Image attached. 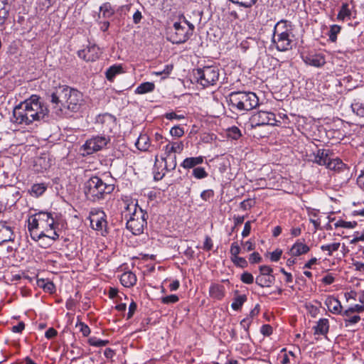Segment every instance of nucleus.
I'll return each mask as SVG.
<instances>
[{
	"label": "nucleus",
	"instance_id": "obj_1",
	"mask_svg": "<svg viewBox=\"0 0 364 364\" xmlns=\"http://www.w3.org/2000/svg\"><path fill=\"white\" fill-rule=\"evenodd\" d=\"M83 102L80 92L65 85L56 87L50 95L51 109L58 117H68L78 112Z\"/></svg>",
	"mask_w": 364,
	"mask_h": 364
},
{
	"label": "nucleus",
	"instance_id": "obj_2",
	"mask_svg": "<svg viewBox=\"0 0 364 364\" xmlns=\"http://www.w3.org/2000/svg\"><path fill=\"white\" fill-rule=\"evenodd\" d=\"M48 115L47 107L40 101L37 95H32L14 107L13 122L18 125L28 126L43 120Z\"/></svg>",
	"mask_w": 364,
	"mask_h": 364
},
{
	"label": "nucleus",
	"instance_id": "obj_3",
	"mask_svg": "<svg viewBox=\"0 0 364 364\" xmlns=\"http://www.w3.org/2000/svg\"><path fill=\"white\" fill-rule=\"evenodd\" d=\"M27 222L31 238H39V235H44L43 232H48L51 230V225L56 223L52 213L43 211L29 216Z\"/></svg>",
	"mask_w": 364,
	"mask_h": 364
},
{
	"label": "nucleus",
	"instance_id": "obj_4",
	"mask_svg": "<svg viewBox=\"0 0 364 364\" xmlns=\"http://www.w3.org/2000/svg\"><path fill=\"white\" fill-rule=\"evenodd\" d=\"M127 219V228L135 235L143 233L146 225V213L136 203L127 204L123 213Z\"/></svg>",
	"mask_w": 364,
	"mask_h": 364
},
{
	"label": "nucleus",
	"instance_id": "obj_5",
	"mask_svg": "<svg viewBox=\"0 0 364 364\" xmlns=\"http://www.w3.org/2000/svg\"><path fill=\"white\" fill-rule=\"evenodd\" d=\"M293 35L290 25L287 21H279L274 28L273 36L272 38V46L281 52L291 50L293 43Z\"/></svg>",
	"mask_w": 364,
	"mask_h": 364
},
{
	"label": "nucleus",
	"instance_id": "obj_6",
	"mask_svg": "<svg viewBox=\"0 0 364 364\" xmlns=\"http://www.w3.org/2000/svg\"><path fill=\"white\" fill-rule=\"evenodd\" d=\"M195 26L183 15L179 16V21L175 22L168 28V40L173 43H183L193 35Z\"/></svg>",
	"mask_w": 364,
	"mask_h": 364
},
{
	"label": "nucleus",
	"instance_id": "obj_7",
	"mask_svg": "<svg viewBox=\"0 0 364 364\" xmlns=\"http://www.w3.org/2000/svg\"><path fill=\"white\" fill-rule=\"evenodd\" d=\"M229 103L239 111H250L259 104V99L252 92H232L229 95Z\"/></svg>",
	"mask_w": 364,
	"mask_h": 364
},
{
	"label": "nucleus",
	"instance_id": "obj_8",
	"mask_svg": "<svg viewBox=\"0 0 364 364\" xmlns=\"http://www.w3.org/2000/svg\"><path fill=\"white\" fill-rule=\"evenodd\" d=\"M114 190L112 185L105 183L100 178L93 176L86 183L85 194L92 200H99L105 194H109Z\"/></svg>",
	"mask_w": 364,
	"mask_h": 364
},
{
	"label": "nucleus",
	"instance_id": "obj_9",
	"mask_svg": "<svg viewBox=\"0 0 364 364\" xmlns=\"http://www.w3.org/2000/svg\"><path fill=\"white\" fill-rule=\"evenodd\" d=\"M198 82L203 87L213 85L218 80L219 70L214 66L198 68L194 73Z\"/></svg>",
	"mask_w": 364,
	"mask_h": 364
},
{
	"label": "nucleus",
	"instance_id": "obj_10",
	"mask_svg": "<svg viewBox=\"0 0 364 364\" xmlns=\"http://www.w3.org/2000/svg\"><path fill=\"white\" fill-rule=\"evenodd\" d=\"M252 125L255 127L262 125H274L277 120L273 112L259 111L251 118Z\"/></svg>",
	"mask_w": 364,
	"mask_h": 364
},
{
	"label": "nucleus",
	"instance_id": "obj_11",
	"mask_svg": "<svg viewBox=\"0 0 364 364\" xmlns=\"http://www.w3.org/2000/svg\"><path fill=\"white\" fill-rule=\"evenodd\" d=\"M109 141V137L96 136L87 140L83 146L87 151V154H90L105 148Z\"/></svg>",
	"mask_w": 364,
	"mask_h": 364
},
{
	"label": "nucleus",
	"instance_id": "obj_12",
	"mask_svg": "<svg viewBox=\"0 0 364 364\" xmlns=\"http://www.w3.org/2000/svg\"><path fill=\"white\" fill-rule=\"evenodd\" d=\"M97 123L101 125L104 132H111L116 127V118L108 113L100 114L97 118Z\"/></svg>",
	"mask_w": 364,
	"mask_h": 364
},
{
	"label": "nucleus",
	"instance_id": "obj_13",
	"mask_svg": "<svg viewBox=\"0 0 364 364\" xmlns=\"http://www.w3.org/2000/svg\"><path fill=\"white\" fill-rule=\"evenodd\" d=\"M100 53V48L95 45L87 46L77 52L78 56L86 61H95L99 58Z\"/></svg>",
	"mask_w": 364,
	"mask_h": 364
},
{
	"label": "nucleus",
	"instance_id": "obj_14",
	"mask_svg": "<svg viewBox=\"0 0 364 364\" xmlns=\"http://www.w3.org/2000/svg\"><path fill=\"white\" fill-rule=\"evenodd\" d=\"M90 225L96 230H103L107 226V221L105 220V214L103 211H96L92 213L90 217Z\"/></svg>",
	"mask_w": 364,
	"mask_h": 364
},
{
	"label": "nucleus",
	"instance_id": "obj_15",
	"mask_svg": "<svg viewBox=\"0 0 364 364\" xmlns=\"http://www.w3.org/2000/svg\"><path fill=\"white\" fill-rule=\"evenodd\" d=\"M302 59L306 65L314 67H321L326 63L323 56L321 54H308L303 55Z\"/></svg>",
	"mask_w": 364,
	"mask_h": 364
},
{
	"label": "nucleus",
	"instance_id": "obj_16",
	"mask_svg": "<svg viewBox=\"0 0 364 364\" xmlns=\"http://www.w3.org/2000/svg\"><path fill=\"white\" fill-rule=\"evenodd\" d=\"M328 310L333 314H340L342 311V305L338 299L329 296L325 301Z\"/></svg>",
	"mask_w": 364,
	"mask_h": 364
},
{
	"label": "nucleus",
	"instance_id": "obj_17",
	"mask_svg": "<svg viewBox=\"0 0 364 364\" xmlns=\"http://www.w3.org/2000/svg\"><path fill=\"white\" fill-rule=\"evenodd\" d=\"M183 147L184 145L182 141L169 142L164 146L166 157H162V160L166 161V157L169 156L172 153H181Z\"/></svg>",
	"mask_w": 364,
	"mask_h": 364
},
{
	"label": "nucleus",
	"instance_id": "obj_18",
	"mask_svg": "<svg viewBox=\"0 0 364 364\" xmlns=\"http://www.w3.org/2000/svg\"><path fill=\"white\" fill-rule=\"evenodd\" d=\"M328 152V150L318 149L316 153L314 154V162L320 166H326L330 158Z\"/></svg>",
	"mask_w": 364,
	"mask_h": 364
},
{
	"label": "nucleus",
	"instance_id": "obj_19",
	"mask_svg": "<svg viewBox=\"0 0 364 364\" xmlns=\"http://www.w3.org/2000/svg\"><path fill=\"white\" fill-rule=\"evenodd\" d=\"M120 282L124 287H132L136 282V277L132 272H126L121 275Z\"/></svg>",
	"mask_w": 364,
	"mask_h": 364
},
{
	"label": "nucleus",
	"instance_id": "obj_20",
	"mask_svg": "<svg viewBox=\"0 0 364 364\" xmlns=\"http://www.w3.org/2000/svg\"><path fill=\"white\" fill-rule=\"evenodd\" d=\"M310 250L309 246L302 242H296L290 249V255L293 257H298L307 253Z\"/></svg>",
	"mask_w": 364,
	"mask_h": 364
},
{
	"label": "nucleus",
	"instance_id": "obj_21",
	"mask_svg": "<svg viewBox=\"0 0 364 364\" xmlns=\"http://www.w3.org/2000/svg\"><path fill=\"white\" fill-rule=\"evenodd\" d=\"M209 294L212 298L220 300L225 296V288L223 285L213 284L210 287Z\"/></svg>",
	"mask_w": 364,
	"mask_h": 364
},
{
	"label": "nucleus",
	"instance_id": "obj_22",
	"mask_svg": "<svg viewBox=\"0 0 364 364\" xmlns=\"http://www.w3.org/2000/svg\"><path fill=\"white\" fill-rule=\"evenodd\" d=\"M314 329L315 334L326 335L329 329L328 320L327 318L319 319Z\"/></svg>",
	"mask_w": 364,
	"mask_h": 364
},
{
	"label": "nucleus",
	"instance_id": "obj_23",
	"mask_svg": "<svg viewBox=\"0 0 364 364\" xmlns=\"http://www.w3.org/2000/svg\"><path fill=\"white\" fill-rule=\"evenodd\" d=\"M135 145L136 148L142 151H146L150 146V141L149 136L146 134H141L138 137Z\"/></svg>",
	"mask_w": 364,
	"mask_h": 364
},
{
	"label": "nucleus",
	"instance_id": "obj_24",
	"mask_svg": "<svg viewBox=\"0 0 364 364\" xmlns=\"http://www.w3.org/2000/svg\"><path fill=\"white\" fill-rule=\"evenodd\" d=\"M203 162V156H197V157H188L183 160L181 164V166L184 168H191L194 166L201 164Z\"/></svg>",
	"mask_w": 364,
	"mask_h": 364
},
{
	"label": "nucleus",
	"instance_id": "obj_25",
	"mask_svg": "<svg viewBox=\"0 0 364 364\" xmlns=\"http://www.w3.org/2000/svg\"><path fill=\"white\" fill-rule=\"evenodd\" d=\"M274 280L275 277L274 275L264 276L259 274L256 277L255 282L262 287H268L274 283Z\"/></svg>",
	"mask_w": 364,
	"mask_h": 364
},
{
	"label": "nucleus",
	"instance_id": "obj_26",
	"mask_svg": "<svg viewBox=\"0 0 364 364\" xmlns=\"http://www.w3.org/2000/svg\"><path fill=\"white\" fill-rule=\"evenodd\" d=\"M326 166L330 170L340 171L344 166V164L338 158H329V161H328L327 164H326Z\"/></svg>",
	"mask_w": 364,
	"mask_h": 364
},
{
	"label": "nucleus",
	"instance_id": "obj_27",
	"mask_svg": "<svg viewBox=\"0 0 364 364\" xmlns=\"http://www.w3.org/2000/svg\"><path fill=\"white\" fill-rule=\"evenodd\" d=\"M351 14V9L349 8V4L348 3H343L338 14L337 18L340 21H343L346 18H350Z\"/></svg>",
	"mask_w": 364,
	"mask_h": 364
},
{
	"label": "nucleus",
	"instance_id": "obj_28",
	"mask_svg": "<svg viewBox=\"0 0 364 364\" xmlns=\"http://www.w3.org/2000/svg\"><path fill=\"white\" fill-rule=\"evenodd\" d=\"M122 73V67L121 65H114L111 66L105 73L106 77L109 81H112L114 77Z\"/></svg>",
	"mask_w": 364,
	"mask_h": 364
},
{
	"label": "nucleus",
	"instance_id": "obj_29",
	"mask_svg": "<svg viewBox=\"0 0 364 364\" xmlns=\"http://www.w3.org/2000/svg\"><path fill=\"white\" fill-rule=\"evenodd\" d=\"M154 87L155 85L153 82H146L139 85L136 87L135 92L139 95L145 94L152 92L154 90Z\"/></svg>",
	"mask_w": 364,
	"mask_h": 364
},
{
	"label": "nucleus",
	"instance_id": "obj_30",
	"mask_svg": "<svg viewBox=\"0 0 364 364\" xmlns=\"http://www.w3.org/2000/svg\"><path fill=\"white\" fill-rule=\"evenodd\" d=\"M100 11L103 18H110L114 14V11L109 2L104 3L100 7Z\"/></svg>",
	"mask_w": 364,
	"mask_h": 364
},
{
	"label": "nucleus",
	"instance_id": "obj_31",
	"mask_svg": "<svg viewBox=\"0 0 364 364\" xmlns=\"http://www.w3.org/2000/svg\"><path fill=\"white\" fill-rule=\"evenodd\" d=\"M47 186L44 183H36L31 186V195L38 197L41 196L46 190Z\"/></svg>",
	"mask_w": 364,
	"mask_h": 364
},
{
	"label": "nucleus",
	"instance_id": "obj_32",
	"mask_svg": "<svg viewBox=\"0 0 364 364\" xmlns=\"http://www.w3.org/2000/svg\"><path fill=\"white\" fill-rule=\"evenodd\" d=\"M58 226V224L56 223L55 225H51L50 230H48V232H43L45 235H41V237H47L48 238L51 239V240H58L59 238V235L56 231V229Z\"/></svg>",
	"mask_w": 364,
	"mask_h": 364
},
{
	"label": "nucleus",
	"instance_id": "obj_33",
	"mask_svg": "<svg viewBox=\"0 0 364 364\" xmlns=\"http://www.w3.org/2000/svg\"><path fill=\"white\" fill-rule=\"evenodd\" d=\"M247 296L245 295H239L235 298L233 302L231 304L232 308L234 310H239L243 304L246 301Z\"/></svg>",
	"mask_w": 364,
	"mask_h": 364
},
{
	"label": "nucleus",
	"instance_id": "obj_34",
	"mask_svg": "<svg viewBox=\"0 0 364 364\" xmlns=\"http://www.w3.org/2000/svg\"><path fill=\"white\" fill-rule=\"evenodd\" d=\"M340 246V242H334L332 244L322 245L321 249L323 251H328V255L331 256L333 252H336L339 249Z\"/></svg>",
	"mask_w": 364,
	"mask_h": 364
},
{
	"label": "nucleus",
	"instance_id": "obj_35",
	"mask_svg": "<svg viewBox=\"0 0 364 364\" xmlns=\"http://www.w3.org/2000/svg\"><path fill=\"white\" fill-rule=\"evenodd\" d=\"M33 240L38 242L39 246L43 248H47L52 245L55 240H51V239L47 237H39V238H32Z\"/></svg>",
	"mask_w": 364,
	"mask_h": 364
},
{
	"label": "nucleus",
	"instance_id": "obj_36",
	"mask_svg": "<svg viewBox=\"0 0 364 364\" xmlns=\"http://www.w3.org/2000/svg\"><path fill=\"white\" fill-rule=\"evenodd\" d=\"M341 27L338 25H332L329 31V40L332 42H336L337 39V34L340 33Z\"/></svg>",
	"mask_w": 364,
	"mask_h": 364
},
{
	"label": "nucleus",
	"instance_id": "obj_37",
	"mask_svg": "<svg viewBox=\"0 0 364 364\" xmlns=\"http://www.w3.org/2000/svg\"><path fill=\"white\" fill-rule=\"evenodd\" d=\"M39 286L42 287L43 289L49 293H52L55 290V285L53 282L45 281L44 279L38 282Z\"/></svg>",
	"mask_w": 364,
	"mask_h": 364
},
{
	"label": "nucleus",
	"instance_id": "obj_38",
	"mask_svg": "<svg viewBox=\"0 0 364 364\" xmlns=\"http://www.w3.org/2000/svg\"><path fill=\"white\" fill-rule=\"evenodd\" d=\"M351 108L353 112L358 116L361 117H364V104L360 102H354L351 105Z\"/></svg>",
	"mask_w": 364,
	"mask_h": 364
},
{
	"label": "nucleus",
	"instance_id": "obj_39",
	"mask_svg": "<svg viewBox=\"0 0 364 364\" xmlns=\"http://www.w3.org/2000/svg\"><path fill=\"white\" fill-rule=\"evenodd\" d=\"M88 343L90 346L101 347L105 346L109 343V341L107 340H101L95 337H92L88 339Z\"/></svg>",
	"mask_w": 364,
	"mask_h": 364
},
{
	"label": "nucleus",
	"instance_id": "obj_40",
	"mask_svg": "<svg viewBox=\"0 0 364 364\" xmlns=\"http://www.w3.org/2000/svg\"><path fill=\"white\" fill-rule=\"evenodd\" d=\"M228 136L232 139H237L241 136L240 130L237 127H232L228 129Z\"/></svg>",
	"mask_w": 364,
	"mask_h": 364
},
{
	"label": "nucleus",
	"instance_id": "obj_41",
	"mask_svg": "<svg viewBox=\"0 0 364 364\" xmlns=\"http://www.w3.org/2000/svg\"><path fill=\"white\" fill-rule=\"evenodd\" d=\"M161 302L164 304H175L178 301L179 298L176 294H171L164 296L161 299Z\"/></svg>",
	"mask_w": 364,
	"mask_h": 364
},
{
	"label": "nucleus",
	"instance_id": "obj_42",
	"mask_svg": "<svg viewBox=\"0 0 364 364\" xmlns=\"http://www.w3.org/2000/svg\"><path fill=\"white\" fill-rule=\"evenodd\" d=\"M193 175L198 179L204 178L208 176L207 172L205 171L204 168L198 167L195 168L193 170Z\"/></svg>",
	"mask_w": 364,
	"mask_h": 364
},
{
	"label": "nucleus",
	"instance_id": "obj_43",
	"mask_svg": "<svg viewBox=\"0 0 364 364\" xmlns=\"http://www.w3.org/2000/svg\"><path fill=\"white\" fill-rule=\"evenodd\" d=\"M344 319L345 326L348 327L349 325L355 324L360 321V316L358 315H350V316H346Z\"/></svg>",
	"mask_w": 364,
	"mask_h": 364
},
{
	"label": "nucleus",
	"instance_id": "obj_44",
	"mask_svg": "<svg viewBox=\"0 0 364 364\" xmlns=\"http://www.w3.org/2000/svg\"><path fill=\"white\" fill-rule=\"evenodd\" d=\"M76 327H80V331L85 337L88 336L90 333V329L89 326L82 321H78L76 323Z\"/></svg>",
	"mask_w": 364,
	"mask_h": 364
},
{
	"label": "nucleus",
	"instance_id": "obj_45",
	"mask_svg": "<svg viewBox=\"0 0 364 364\" xmlns=\"http://www.w3.org/2000/svg\"><path fill=\"white\" fill-rule=\"evenodd\" d=\"M355 222H347L342 220L337 221L335 224L336 227H341L344 228H353L356 225Z\"/></svg>",
	"mask_w": 364,
	"mask_h": 364
},
{
	"label": "nucleus",
	"instance_id": "obj_46",
	"mask_svg": "<svg viewBox=\"0 0 364 364\" xmlns=\"http://www.w3.org/2000/svg\"><path fill=\"white\" fill-rule=\"evenodd\" d=\"M170 134L173 136L181 137L184 134V131L179 126H175L171 129Z\"/></svg>",
	"mask_w": 364,
	"mask_h": 364
},
{
	"label": "nucleus",
	"instance_id": "obj_47",
	"mask_svg": "<svg viewBox=\"0 0 364 364\" xmlns=\"http://www.w3.org/2000/svg\"><path fill=\"white\" fill-rule=\"evenodd\" d=\"M241 280L245 284H252L254 282V277L252 274L245 272L241 275Z\"/></svg>",
	"mask_w": 364,
	"mask_h": 364
},
{
	"label": "nucleus",
	"instance_id": "obj_48",
	"mask_svg": "<svg viewBox=\"0 0 364 364\" xmlns=\"http://www.w3.org/2000/svg\"><path fill=\"white\" fill-rule=\"evenodd\" d=\"M231 257H237L240 252V247L237 242H235L231 244L230 250Z\"/></svg>",
	"mask_w": 364,
	"mask_h": 364
},
{
	"label": "nucleus",
	"instance_id": "obj_49",
	"mask_svg": "<svg viewBox=\"0 0 364 364\" xmlns=\"http://www.w3.org/2000/svg\"><path fill=\"white\" fill-rule=\"evenodd\" d=\"M232 261L237 266H240L241 267H245L247 265V262L246 259L243 257H231Z\"/></svg>",
	"mask_w": 364,
	"mask_h": 364
},
{
	"label": "nucleus",
	"instance_id": "obj_50",
	"mask_svg": "<svg viewBox=\"0 0 364 364\" xmlns=\"http://www.w3.org/2000/svg\"><path fill=\"white\" fill-rule=\"evenodd\" d=\"M255 205V201L252 199H247L244 200L240 203V208L243 210H248L251 208Z\"/></svg>",
	"mask_w": 364,
	"mask_h": 364
},
{
	"label": "nucleus",
	"instance_id": "obj_51",
	"mask_svg": "<svg viewBox=\"0 0 364 364\" xmlns=\"http://www.w3.org/2000/svg\"><path fill=\"white\" fill-rule=\"evenodd\" d=\"M272 269L269 266L262 265L259 267V272L261 275L269 276L272 275Z\"/></svg>",
	"mask_w": 364,
	"mask_h": 364
},
{
	"label": "nucleus",
	"instance_id": "obj_52",
	"mask_svg": "<svg viewBox=\"0 0 364 364\" xmlns=\"http://www.w3.org/2000/svg\"><path fill=\"white\" fill-rule=\"evenodd\" d=\"M165 117L170 120H172V119L180 120V119H183L185 118L184 115L177 114L176 113H175L173 112L166 113L165 114Z\"/></svg>",
	"mask_w": 364,
	"mask_h": 364
},
{
	"label": "nucleus",
	"instance_id": "obj_53",
	"mask_svg": "<svg viewBox=\"0 0 364 364\" xmlns=\"http://www.w3.org/2000/svg\"><path fill=\"white\" fill-rule=\"evenodd\" d=\"M173 68V65H166L163 70L155 72L154 74L156 75H161L164 74L166 76H167L168 75H169L171 73Z\"/></svg>",
	"mask_w": 364,
	"mask_h": 364
},
{
	"label": "nucleus",
	"instance_id": "obj_54",
	"mask_svg": "<svg viewBox=\"0 0 364 364\" xmlns=\"http://www.w3.org/2000/svg\"><path fill=\"white\" fill-rule=\"evenodd\" d=\"M213 241H212L211 238L207 235L205 237V242L203 243V250H205L206 251H209L213 248Z\"/></svg>",
	"mask_w": 364,
	"mask_h": 364
},
{
	"label": "nucleus",
	"instance_id": "obj_55",
	"mask_svg": "<svg viewBox=\"0 0 364 364\" xmlns=\"http://www.w3.org/2000/svg\"><path fill=\"white\" fill-rule=\"evenodd\" d=\"M282 254V251L281 250L277 249L271 253L270 259L273 262H277L280 259Z\"/></svg>",
	"mask_w": 364,
	"mask_h": 364
},
{
	"label": "nucleus",
	"instance_id": "obj_56",
	"mask_svg": "<svg viewBox=\"0 0 364 364\" xmlns=\"http://www.w3.org/2000/svg\"><path fill=\"white\" fill-rule=\"evenodd\" d=\"M249 260L250 263H258L262 261V257L258 252H253L250 255Z\"/></svg>",
	"mask_w": 364,
	"mask_h": 364
},
{
	"label": "nucleus",
	"instance_id": "obj_57",
	"mask_svg": "<svg viewBox=\"0 0 364 364\" xmlns=\"http://www.w3.org/2000/svg\"><path fill=\"white\" fill-rule=\"evenodd\" d=\"M213 195H214L213 191L209 189V190L203 191L200 194V197L203 200H208V199L212 198L213 196Z\"/></svg>",
	"mask_w": 364,
	"mask_h": 364
},
{
	"label": "nucleus",
	"instance_id": "obj_58",
	"mask_svg": "<svg viewBox=\"0 0 364 364\" xmlns=\"http://www.w3.org/2000/svg\"><path fill=\"white\" fill-rule=\"evenodd\" d=\"M250 231H251V222L247 221L245 224L244 229L242 232V236L243 237H247L250 235Z\"/></svg>",
	"mask_w": 364,
	"mask_h": 364
},
{
	"label": "nucleus",
	"instance_id": "obj_59",
	"mask_svg": "<svg viewBox=\"0 0 364 364\" xmlns=\"http://www.w3.org/2000/svg\"><path fill=\"white\" fill-rule=\"evenodd\" d=\"M261 333L264 336H269L272 333V328L268 324L263 325L261 327Z\"/></svg>",
	"mask_w": 364,
	"mask_h": 364
},
{
	"label": "nucleus",
	"instance_id": "obj_60",
	"mask_svg": "<svg viewBox=\"0 0 364 364\" xmlns=\"http://www.w3.org/2000/svg\"><path fill=\"white\" fill-rule=\"evenodd\" d=\"M251 323H252L251 318L249 317H247V318H243L241 321L240 325L246 331H247L249 330Z\"/></svg>",
	"mask_w": 364,
	"mask_h": 364
},
{
	"label": "nucleus",
	"instance_id": "obj_61",
	"mask_svg": "<svg viewBox=\"0 0 364 364\" xmlns=\"http://www.w3.org/2000/svg\"><path fill=\"white\" fill-rule=\"evenodd\" d=\"M136 309V304L134 301H132L129 306V311L127 314V319L132 317L133 314H134L135 311Z\"/></svg>",
	"mask_w": 364,
	"mask_h": 364
},
{
	"label": "nucleus",
	"instance_id": "obj_62",
	"mask_svg": "<svg viewBox=\"0 0 364 364\" xmlns=\"http://www.w3.org/2000/svg\"><path fill=\"white\" fill-rule=\"evenodd\" d=\"M9 15V11L0 7V26H1Z\"/></svg>",
	"mask_w": 364,
	"mask_h": 364
},
{
	"label": "nucleus",
	"instance_id": "obj_63",
	"mask_svg": "<svg viewBox=\"0 0 364 364\" xmlns=\"http://www.w3.org/2000/svg\"><path fill=\"white\" fill-rule=\"evenodd\" d=\"M25 328L23 322H19L17 325L12 327V331L14 333H21Z\"/></svg>",
	"mask_w": 364,
	"mask_h": 364
},
{
	"label": "nucleus",
	"instance_id": "obj_64",
	"mask_svg": "<svg viewBox=\"0 0 364 364\" xmlns=\"http://www.w3.org/2000/svg\"><path fill=\"white\" fill-rule=\"evenodd\" d=\"M357 183L364 190V171H361V173L358 176Z\"/></svg>",
	"mask_w": 364,
	"mask_h": 364
}]
</instances>
